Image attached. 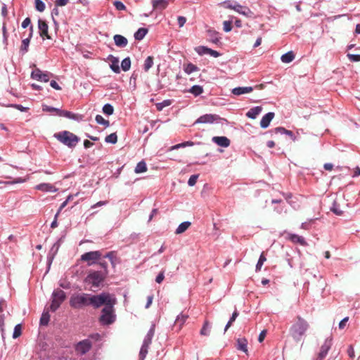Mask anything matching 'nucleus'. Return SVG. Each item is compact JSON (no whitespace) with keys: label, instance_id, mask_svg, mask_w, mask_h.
<instances>
[{"label":"nucleus","instance_id":"f03ea898","mask_svg":"<svg viewBox=\"0 0 360 360\" xmlns=\"http://www.w3.org/2000/svg\"><path fill=\"white\" fill-rule=\"evenodd\" d=\"M101 293L98 295H91L88 293L74 294L70 299V305L74 309H82L87 306H92L94 309L100 307L103 298Z\"/></svg>","mask_w":360,"mask_h":360},{"label":"nucleus","instance_id":"f3484780","mask_svg":"<svg viewBox=\"0 0 360 360\" xmlns=\"http://www.w3.org/2000/svg\"><path fill=\"white\" fill-rule=\"evenodd\" d=\"M188 318V315L183 313L176 317L174 326L177 328V330H180L182 328Z\"/></svg>","mask_w":360,"mask_h":360},{"label":"nucleus","instance_id":"2eb2a0df","mask_svg":"<svg viewBox=\"0 0 360 360\" xmlns=\"http://www.w3.org/2000/svg\"><path fill=\"white\" fill-rule=\"evenodd\" d=\"M212 141L219 146L226 148L230 146L231 141L226 136H214Z\"/></svg>","mask_w":360,"mask_h":360},{"label":"nucleus","instance_id":"e433bc0d","mask_svg":"<svg viewBox=\"0 0 360 360\" xmlns=\"http://www.w3.org/2000/svg\"><path fill=\"white\" fill-rule=\"evenodd\" d=\"M131 60L129 57L124 58L121 63V68L123 71L126 72L130 69Z\"/></svg>","mask_w":360,"mask_h":360},{"label":"nucleus","instance_id":"de8ad7c7","mask_svg":"<svg viewBox=\"0 0 360 360\" xmlns=\"http://www.w3.org/2000/svg\"><path fill=\"white\" fill-rule=\"evenodd\" d=\"M35 8L39 12H42L45 9V4L41 0H34Z\"/></svg>","mask_w":360,"mask_h":360},{"label":"nucleus","instance_id":"603ef678","mask_svg":"<svg viewBox=\"0 0 360 360\" xmlns=\"http://www.w3.org/2000/svg\"><path fill=\"white\" fill-rule=\"evenodd\" d=\"M49 321V315L48 313H44L40 319V323L41 325H47Z\"/></svg>","mask_w":360,"mask_h":360},{"label":"nucleus","instance_id":"423d86ee","mask_svg":"<svg viewBox=\"0 0 360 360\" xmlns=\"http://www.w3.org/2000/svg\"><path fill=\"white\" fill-rule=\"evenodd\" d=\"M65 297V292L63 290L60 289L54 290L52 294V302L50 306L51 310L55 311L60 306Z\"/></svg>","mask_w":360,"mask_h":360},{"label":"nucleus","instance_id":"0eeeda50","mask_svg":"<svg viewBox=\"0 0 360 360\" xmlns=\"http://www.w3.org/2000/svg\"><path fill=\"white\" fill-rule=\"evenodd\" d=\"M101 255L102 254L100 251L88 252L81 256V260L87 262L88 266H91L100 259Z\"/></svg>","mask_w":360,"mask_h":360},{"label":"nucleus","instance_id":"864d4df0","mask_svg":"<svg viewBox=\"0 0 360 360\" xmlns=\"http://www.w3.org/2000/svg\"><path fill=\"white\" fill-rule=\"evenodd\" d=\"M224 30L226 32H230L232 29V22L230 20H226L223 22Z\"/></svg>","mask_w":360,"mask_h":360},{"label":"nucleus","instance_id":"6e6552de","mask_svg":"<svg viewBox=\"0 0 360 360\" xmlns=\"http://www.w3.org/2000/svg\"><path fill=\"white\" fill-rule=\"evenodd\" d=\"M92 347L91 341L88 339L84 340L78 342L75 346V350L78 354H85Z\"/></svg>","mask_w":360,"mask_h":360},{"label":"nucleus","instance_id":"09e8293b","mask_svg":"<svg viewBox=\"0 0 360 360\" xmlns=\"http://www.w3.org/2000/svg\"><path fill=\"white\" fill-rule=\"evenodd\" d=\"M238 316V313L235 311L233 314H232V316L231 317L229 321L227 323L226 327H225V331H226L228 330V328L231 326L232 323L233 321H235L236 319L237 318V316Z\"/></svg>","mask_w":360,"mask_h":360},{"label":"nucleus","instance_id":"9d476101","mask_svg":"<svg viewBox=\"0 0 360 360\" xmlns=\"http://www.w3.org/2000/svg\"><path fill=\"white\" fill-rule=\"evenodd\" d=\"M219 119L220 118L217 115L206 114L200 116L198 119H197V120L195 122V124H212Z\"/></svg>","mask_w":360,"mask_h":360},{"label":"nucleus","instance_id":"f8f14e48","mask_svg":"<svg viewBox=\"0 0 360 360\" xmlns=\"http://www.w3.org/2000/svg\"><path fill=\"white\" fill-rule=\"evenodd\" d=\"M234 11L248 18H252L254 15L253 12L249 8L243 6L238 4H235Z\"/></svg>","mask_w":360,"mask_h":360},{"label":"nucleus","instance_id":"338daca9","mask_svg":"<svg viewBox=\"0 0 360 360\" xmlns=\"http://www.w3.org/2000/svg\"><path fill=\"white\" fill-rule=\"evenodd\" d=\"M31 24V20L30 18H26L22 22V27L23 28L27 27Z\"/></svg>","mask_w":360,"mask_h":360},{"label":"nucleus","instance_id":"680f3d73","mask_svg":"<svg viewBox=\"0 0 360 360\" xmlns=\"http://www.w3.org/2000/svg\"><path fill=\"white\" fill-rule=\"evenodd\" d=\"M207 51H208V54H210V56L214 57V58H217L218 56H219V53L217 51H214V50H212L211 49H205Z\"/></svg>","mask_w":360,"mask_h":360},{"label":"nucleus","instance_id":"b1692460","mask_svg":"<svg viewBox=\"0 0 360 360\" xmlns=\"http://www.w3.org/2000/svg\"><path fill=\"white\" fill-rule=\"evenodd\" d=\"M262 108L261 106H257L251 108L247 113L248 117L251 119H255L257 116L262 112Z\"/></svg>","mask_w":360,"mask_h":360},{"label":"nucleus","instance_id":"5701e85b","mask_svg":"<svg viewBox=\"0 0 360 360\" xmlns=\"http://www.w3.org/2000/svg\"><path fill=\"white\" fill-rule=\"evenodd\" d=\"M252 90H253L252 87H250V86H246V87H236V88H234V89L232 90V93H233L234 95L239 96V95H241V94H244L250 93V92H251Z\"/></svg>","mask_w":360,"mask_h":360},{"label":"nucleus","instance_id":"a18cd8bd","mask_svg":"<svg viewBox=\"0 0 360 360\" xmlns=\"http://www.w3.org/2000/svg\"><path fill=\"white\" fill-rule=\"evenodd\" d=\"M105 141L107 143H117V134L115 133H112L110 135H108L105 137Z\"/></svg>","mask_w":360,"mask_h":360},{"label":"nucleus","instance_id":"37998d69","mask_svg":"<svg viewBox=\"0 0 360 360\" xmlns=\"http://www.w3.org/2000/svg\"><path fill=\"white\" fill-rule=\"evenodd\" d=\"M96 121L98 124H102L105 126V127H109L110 122L108 120H105L101 115H97L96 116Z\"/></svg>","mask_w":360,"mask_h":360},{"label":"nucleus","instance_id":"1a4fd4ad","mask_svg":"<svg viewBox=\"0 0 360 360\" xmlns=\"http://www.w3.org/2000/svg\"><path fill=\"white\" fill-rule=\"evenodd\" d=\"M50 75L48 72H42L39 68L32 72L31 77L37 81L47 82L49 80Z\"/></svg>","mask_w":360,"mask_h":360},{"label":"nucleus","instance_id":"9b49d317","mask_svg":"<svg viewBox=\"0 0 360 360\" xmlns=\"http://www.w3.org/2000/svg\"><path fill=\"white\" fill-rule=\"evenodd\" d=\"M331 347V340H326L323 345H321L320 352L316 360H323L327 355Z\"/></svg>","mask_w":360,"mask_h":360},{"label":"nucleus","instance_id":"c9c22d12","mask_svg":"<svg viewBox=\"0 0 360 360\" xmlns=\"http://www.w3.org/2000/svg\"><path fill=\"white\" fill-rule=\"evenodd\" d=\"M210 322L207 320L205 321L203 326L201 328L200 332V335H204V336L209 335H210Z\"/></svg>","mask_w":360,"mask_h":360},{"label":"nucleus","instance_id":"6ab92c4d","mask_svg":"<svg viewBox=\"0 0 360 360\" xmlns=\"http://www.w3.org/2000/svg\"><path fill=\"white\" fill-rule=\"evenodd\" d=\"M236 348L248 354V340L245 338H239L236 341Z\"/></svg>","mask_w":360,"mask_h":360},{"label":"nucleus","instance_id":"8fccbe9b","mask_svg":"<svg viewBox=\"0 0 360 360\" xmlns=\"http://www.w3.org/2000/svg\"><path fill=\"white\" fill-rule=\"evenodd\" d=\"M205 49H209V48L203 46H200L195 48V51L199 55L208 54V51Z\"/></svg>","mask_w":360,"mask_h":360},{"label":"nucleus","instance_id":"c756f323","mask_svg":"<svg viewBox=\"0 0 360 360\" xmlns=\"http://www.w3.org/2000/svg\"><path fill=\"white\" fill-rule=\"evenodd\" d=\"M281 59L283 63H290L295 59V54L292 51H288V53L282 55Z\"/></svg>","mask_w":360,"mask_h":360},{"label":"nucleus","instance_id":"39448f33","mask_svg":"<svg viewBox=\"0 0 360 360\" xmlns=\"http://www.w3.org/2000/svg\"><path fill=\"white\" fill-rule=\"evenodd\" d=\"M54 137L60 142L70 148L75 147L79 141V139L75 134L68 131L56 133L54 134Z\"/></svg>","mask_w":360,"mask_h":360},{"label":"nucleus","instance_id":"49530a36","mask_svg":"<svg viewBox=\"0 0 360 360\" xmlns=\"http://www.w3.org/2000/svg\"><path fill=\"white\" fill-rule=\"evenodd\" d=\"M22 334V326L20 324H18L14 328V331L13 333V338L14 339L18 338Z\"/></svg>","mask_w":360,"mask_h":360},{"label":"nucleus","instance_id":"f257e3e1","mask_svg":"<svg viewBox=\"0 0 360 360\" xmlns=\"http://www.w3.org/2000/svg\"><path fill=\"white\" fill-rule=\"evenodd\" d=\"M101 297L103 301L99 304L100 307L102 305H104V307L101 311L99 321L103 325H110L115 321L114 306L117 303V300L114 295L109 292H102Z\"/></svg>","mask_w":360,"mask_h":360},{"label":"nucleus","instance_id":"5fc2aeb1","mask_svg":"<svg viewBox=\"0 0 360 360\" xmlns=\"http://www.w3.org/2000/svg\"><path fill=\"white\" fill-rule=\"evenodd\" d=\"M347 57L350 61L352 62H359L360 61V55L359 54H347Z\"/></svg>","mask_w":360,"mask_h":360},{"label":"nucleus","instance_id":"3c124183","mask_svg":"<svg viewBox=\"0 0 360 360\" xmlns=\"http://www.w3.org/2000/svg\"><path fill=\"white\" fill-rule=\"evenodd\" d=\"M198 178V174L191 175L188 181V184L190 186H193L196 184Z\"/></svg>","mask_w":360,"mask_h":360},{"label":"nucleus","instance_id":"412c9836","mask_svg":"<svg viewBox=\"0 0 360 360\" xmlns=\"http://www.w3.org/2000/svg\"><path fill=\"white\" fill-rule=\"evenodd\" d=\"M105 258H108L112 264L113 268L115 267L117 263L120 262V259L117 256V252L115 251H110L108 252L105 256Z\"/></svg>","mask_w":360,"mask_h":360},{"label":"nucleus","instance_id":"c03bdc74","mask_svg":"<svg viewBox=\"0 0 360 360\" xmlns=\"http://www.w3.org/2000/svg\"><path fill=\"white\" fill-rule=\"evenodd\" d=\"M103 112L108 115H111L113 114L114 108L112 105L107 103L103 107Z\"/></svg>","mask_w":360,"mask_h":360},{"label":"nucleus","instance_id":"4be33fe9","mask_svg":"<svg viewBox=\"0 0 360 360\" xmlns=\"http://www.w3.org/2000/svg\"><path fill=\"white\" fill-rule=\"evenodd\" d=\"M114 41L116 46L119 47H125L128 43L127 38L120 34H115L114 36Z\"/></svg>","mask_w":360,"mask_h":360},{"label":"nucleus","instance_id":"a878e982","mask_svg":"<svg viewBox=\"0 0 360 360\" xmlns=\"http://www.w3.org/2000/svg\"><path fill=\"white\" fill-rule=\"evenodd\" d=\"M111 60L110 68L115 73L120 72V68L119 66V60L117 58L112 56H110Z\"/></svg>","mask_w":360,"mask_h":360},{"label":"nucleus","instance_id":"6e6d98bb","mask_svg":"<svg viewBox=\"0 0 360 360\" xmlns=\"http://www.w3.org/2000/svg\"><path fill=\"white\" fill-rule=\"evenodd\" d=\"M148 349V346H146L144 345H142V347L141 348L140 353H139V356L142 359H143L146 356V355L147 354Z\"/></svg>","mask_w":360,"mask_h":360},{"label":"nucleus","instance_id":"7c9ffc66","mask_svg":"<svg viewBox=\"0 0 360 360\" xmlns=\"http://www.w3.org/2000/svg\"><path fill=\"white\" fill-rule=\"evenodd\" d=\"M147 171V166L144 161L139 162L134 169L136 174L143 173Z\"/></svg>","mask_w":360,"mask_h":360},{"label":"nucleus","instance_id":"a211bd4d","mask_svg":"<svg viewBox=\"0 0 360 360\" xmlns=\"http://www.w3.org/2000/svg\"><path fill=\"white\" fill-rule=\"evenodd\" d=\"M288 239L290 240L293 243H299L303 246H306L307 245L304 238L302 236L297 235V234L289 233L288 235Z\"/></svg>","mask_w":360,"mask_h":360},{"label":"nucleus","instance_id":"cd10ccee","mask_svg":"<svg viewBox=\"0 0 360 360\" xmlns=\"http://www.w3.org/2000/svg\"><path fill=\"white\" fill-rule=\"evenodd\" d=\"M274 130H275V133H276V134L281 133L282 134H287L290 137V139L292 141H295V136L292 131L285 129L283 127H276Z\"/></svg>","mask_w":360,"mask_h":360},{"label":"nucleus","instance_id":"c85d7f7f","mask_svg":"<svg viewBox=\"0 0 360 360\" xmlns=\"http://www.w3.org/2000/svg\"><path fill=\"white\" fill-rule=\"evenodd\" d=\"M207 36L210 40L214 44H217L219 41V33L214 30H208Z\"/></svg>","mask_w":360,"mask_h":360},{"label":"nucleus","instance_id":"473e14b6","mask_svg":"<svg viewBox=\"0 0 360 360\" xmlns=\"http://www.w3.org/2000/svg\"><path fill=\"white\" fill-rule=\"evenodd\" d=\"M148 30L146 28H139L134 34V38L136 40H141L147 34Z\"/></svg>","mask_w":360,"mask_h":360},{"label":"nucleus","instance_id":"bb28decb","mask_svg":"<svg viewBox=\"0 0 360 360\" xmlns=\"http://www.w3.org/2000/svg\"><path fill=\"white\" fill-rule=\"evenodd\" d=\"M191 222L189 221H184L182 222L179 225L177 229L175 231L176 234H181L184 232H185L191 226Z\"/></svg>","mask_w":360,"mask_h":360},{"label":"nucleus","instance_id":"774afa93","mask_svg":"<svg viewBox=\"0 0 360 360\" xmlns=\"http://www.w3.org/2000/svg\"><path fill=\"white\" fill-rule=\"evenodd\" d=\"M50 85L52 88L55 89L56 90L61 89V87L58 85V84L55 80H51Z\"/></svg>","mask_w":360,"mask_h":360},{"label":"nucleus","instance_id":"393cba45","mask_svg":"<svg viewBox=\"0 0 360 360\" xmlns=\"http://www.w3.org/2000/svg\"><path fill=\"white\" fill-rule=\"evenodd\" d=\"M153 9H165L167 5L168 2L166 0H153Z\"/></svg>","mask_w":360,"mask_h":360},{"label":"nucleus","instance_id":"72a5a7b5","mask_svg":"<svg viewBox=\"0 0 360 360\" xmlns=\"http://www.w3.org/2000/svg\"><path fill=\"white\" fill-rule=\"evenodd\" d=\"M153 335H154V331L153 329H150L148 331V333H147V335H146L143 342V345L149 347V345L151 344Z\"/></svg>","mask_w":360,"mask_h":360},{"label":"nucleus","instance_id":"ea45409f","mask_svg":"<svg viewBox=\"0 0 360 360\" xmlns=\"http://www.w3.org/2000/svg\"><path fill=\"white\" fill-rule=\"evenodd\" d=\"M266 261V258L264 255V253L262 252L259 258V260L257 262V264L256 265V271H259L262 269V265L264 264V262Z\"/></svg>","mask_w":360,"mask_h":360},{"label":"nucleus","instance_id":"ddd939ff","mask_svg":"<svg viewBox=\"0 0 360 360\" xmlns=\"http://www.w3.org/2000/svg\"><path fill=\"white\" fill-rule=\"evenodd\" d=\"M38 27L39 30V34L41 37H46L48 39H51V37L48 32L49 27L45 21L39 19L38 21Z\"/></svg>","mask_w":360,"mask_h":360},{"label":"nucleus","instance_id":"58836bf2","mask_svg":"<svg viewBox=\"0 0 360 360\" xmlns=\"http://www.w3.org/2000/svg\"><path fill=\"white\" fill-rule=\"evenodd\" d=\"M172 103L171 100H165L161 103H156V108L158 111L162 110V109L165 107L170 105Z\"/></svg>","mask_w":360,"mask_h":360},{"label":"nucleus","instance_id":"20e7f679","mask_svg":"<svg viewBox=\"0 0 360 360\" xmlns=\"http://www.w3.org/2000/svg\"><path fill=\"white\" fill-rule=\"evenodd\" d=\"M105 275L98 271L90 272L84 279L85 283L90 285V290L96 292L105 280Z\"/></svg>","mask_w":360,"mask_h":360},{"label":"nucleus","instance_id":"052dcab7","mask_svg":"<svg viewBox=\"0 0 360 360\" xmlns=\"http://www.w3.org/2000/svg\"><path fill=\"white\" fill-rule=\"evenodd\" d=\"M69 2V0H56L55 5L56 6H64L67 5Z\"/></svg>","mask_w":360,"mask_h":360},{"label":"nucleus","instance_id":"79ce46f5","mask_svg":"<svg viewBox=\"0 0 360 360\" xmlns=\"http://www.w3.org/2000/svg\"><path fill=\"white\" fill-rule=\"evenodd\" d=\"M58 115L60 116V117H68V118H70V119H75V114L72 113L70 111H67V110H59Z\"/></svg>","mask_w":360,"mask_h":360},{"label":"nucleus","instance_id":"0e129e2a","mask_svg":"<svg viewBox=\"0 0 360 360\" xmlns=\"http://www.w3.org/2000/svg\"><path fill=\"white\" fill-rule=\"evenodd\" d=\"M186 22V18L183 16L178 17V23L180 27H183Z\"/></svg>","mask_w":360,"mask_h":360},{"label":"nucleus","instance_id":"2f4dec72","mask_svg":"<svg viewBox=\"0 0 360 360\" xmlns=\"http://www.w3.org/2000/svg\"><path fill=\"white\" fill-rule=\"evenodd\" d=\"M188 92L198 96L203 92V88L199 85H194L188 90Z\"/></svg>","mask_w":360,"mask_h":360},{"label":"nucleus","instance_id":"f704fd0d","mask_svg":"<svg viewBox=\"0 0 360 360\" xmlns=\"http://www.w3.org/2000/svg\"><path fill=\"white\" fill-rule=\"evenodd\" d=\"M331 211L337 215H342L344 213V211L340 208L338 200L334 201L333 207H331Z\"/></svg>","mask_w":360,"mask_h":360},{"label":"nucleus","instance_id":"4468645a","mask_svg":"<svg viewBox=\"0 0 360 360\" xmlns=\"http://www.w3.org/2000/svg\"><path fill=\"white\" fill-rule=\"evenodd\" d=\"M32 34H33V27L31 25L30 27V33H29L28 37L26 39H24L22 41V44L20 46V50L23 54L25 53L28 51V47H29L30 39L32 37Z\"/></svg>","mask_w":360,"mask_h":360},{"label":"nucleus","instance_id":"aec40b11","mask_svg":"<svg viewBox=\"0 0 360 360\" xmlns=\"http://www.w3.org/2000/svg\"><path fill=\"white\" fill-rule=\"evenodd\" d=\"M274 117V112H268L261 120L260 126L262 128L265 129L267 128L271 122V121Z\"/></svg>","mask_w":360,"mask_h":360},{"label":"nucleus","instance_id":"a19ab883","mask_svg":"<svg viewBox=\"0 0 360 360\" xmlns=\"http://www.w3.org/2000/svg\"><path fill=\"white\" fill-rule=\"evenodd\" d=\"M198 70V67L192 63H188L184 66V71L188 74H191Z\"/></svg>","mask_w":360,"mask_h":360},{"label":"nucleus","instance_id":"69168bd1","mask_svg":"<svg viewBox=\"0 0 360 360\" xmlns=\"http://www.w3.org/2000/svg\"><path fill=\"white\" fill-rule=\"evenodd\" d=\"M266 330H262L259 335V337H258V341L259 342H262L266 337Z\"/></svg>","mask_w":360,"mask_h":360},{"label":"nucleus","instance_id":"4d7b16f0","mask_svg":"<svg viewBox=\"0 0 360 360\" xmlns=\"http://www.w3.org/2000/svg\"><path fill=\"white\" fill-rule=\"evenodd\" d=\"M220 6H223L225 8H230L234 10L235 4L233 5L231 1H226L221 3Z\"/></svg>","mask_w":360,"mask_h":360},{"label":"nucleus","instance_id":"dca6fc26","mask_svg":"<svg viewBox=\"0 0 360 360\" xmlns=\"http://www.w3.org/2000/svg\"><path fill=\"white\" fill-rule=\"evenodd\" d=\"M35 189L44 192H56L58 191V189L53 185L47 183H43L37 185L35 186Z\"/></svg>","mask_w":360,"mask_h":360},{"label":"nucleus","instance_id":"bf43d9fd","mask_svg":"<svg viewBox=\"0 0 360 360\" xmlns=\"http://www.w3.org/2000/svg\"><path fill=\"white\" fill-rule=\"evenodd\" d=\"M114 5L118 11H123L126 8L125 6L121 1H115Z\"/></svg>","mask_w":360,"mask_h":360},{"label":"nucleus","instance_id":"e2e57ef3","mask_svg":"<svg viewBox=\"0 0 360 360\" xmlns=\"http://www.w3.org/2000/svg\"><path fill=\"white\" fill-rule=\"evenodd\" d=\"M165 278V276H164V271H161L158 275V276L156 277V279H155V281L158 283H160L162 282V281L164 280Z\"/></svg>","mask_w":360,"mask_h":360},{"label":"nucleus","instance_id":"13d9d810","mask_svg":"<svg viewBox=\"0 0 360 360\" xmlns=\"http://www.w3.org/2000/svg\"><path fill=\"white\" fill-rule=\"evenodd\" d=\"M98 264L100 265V266H101V268H103V269L104 272H103V274L105 275V276L108 274V264H107V262H105V261H103V262H100L98 263Z\"/></svg>","mask_w":360,"mask_h":360},{"label":"nucleus","instance_id":"7ed1b4c3","mask_svg":"<svg viewBox=\"0 0 360 360\" xmlns=\"http://www.w3.org/2000/svg\"><path fill=\"white\" fill-rule=\"evenodd\" d=\"M309 328V324L307 320L300 316H297L289 329V334L292 339L298 342L305 336Z\"/></svg>","mask_w":360,"mask_h":360},{"label":"nucleus","instance_id":"4c0bfd02","mask_svg":"<svg viewBox=\"0 0 360 360\" xmlns=\"http://www.w3.org/2000/svg\"><path fill=\"white\" fill-rule=\"evenodd\" d=\"M153 57L148 56L144 62V65H143L144 70L146 72L148 71L149 69L153 66Z\"/></svg>","mask_w":360,"mask_h":360}]
</instances>
